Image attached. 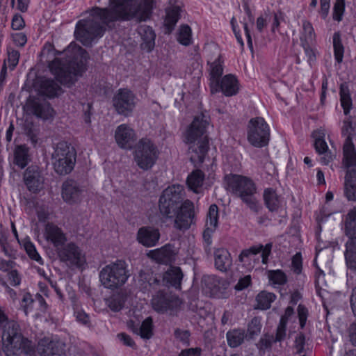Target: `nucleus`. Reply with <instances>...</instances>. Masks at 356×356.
<instances>
[{"instance_id": "34", "label": "nucleus", "mask_w": 356, "mask_h": 356, "mask_svg": "<svg viewBox=\"0 0 356 356\" xmlns=\"http://www.w3.org/2000/svg\"><path fill=\"white\" fill-rule=\"evenodd\" d=\"M60 87L54 80L44 79L40 83L39 92L48 97H54L58 95Z\"/></svg>"}, {"instance_id": "37", "label": "nucleus", "mask_w": 356, "mask_h": 356, "mask_svg": "<svg viewBox=\"0 0 356 356\" xmlns=\"http://www.w3.org/2000/svg\"><path fill=\"white\" fill-rule=\"evenodd\" d=\"M344 230L348 239L356 238V207L347 213Z\"/></svg>"}, {"instance_id": "3", "label": "nucleus", "mask_w": 356, "mask_h": 356, "mask_svg": "<svg viewBox=\"0 0 356 356\" xmlns=\"http://www.w3.org/2000/svg\"><path fill=\"white\" fill-rule=\"evenodd\" d=\"M209 118L201 113L195 116L185 134V141L189 145L188 153L193 163H202L209 149L207 128Z\"/></svg>"}, {"instance_id": "6", "label": "nucleus", "mask_w": 356, "mask_h": 356, "mask_svg": "<svg viewBox=\"0 0 356 356\" xmlns=\"http://www.w3.org/2000/svg\"><path fill=\"white\" fill-rule=\"evenodd\" d=\"M128 266L118 259L103 267L99 273V281L104 288L115 290L121 288L129 277Z\"/></svg>"}, {"instance_id": "1", "label": "nucleus", "mask_w": 356, "mask_h": 356, "mask_svg": "<svg viewBox=\"0 0 356 356\" xmlns=\"http://www.w3.org/2000/svg\"><path fill=\"white\" fill-rule=\"evenodd\" d=\"M109 7H93L86 11L88 15L77 22L74 35L83 45L88 46L103 36L106 26L118 20L149 19L154 0H110Z\"/></svg>"}, {"instance_id": "19", "label": "nucleus", "mask_w": 356, "mask_h": 356, "mask_svg": "<svg viewBox=\"0 0 356 356\" xmlns=\"http://www.w3.org/2000/svg\"><path fill=\"white\" fill-rule=\"evenodd\" d=\"M115 139L120 147L129 149L136 140V134L134 129L129 125L122 124L116 128Z\"/></svg>"}, {"instance_id": "11", "label": "nucleus", "mask_w": 356, "mask_h": 356, "mask_svg": "<svg viewBox=\"0 0 356 356\" xmlns=\"http://www.w3.org/2000/svg\"><path fill=\"white\" fill-rule=\"evenodd\" d=\"M112 102L119 115L127 117L133 113L137 104V99L130 90L120 88L115 93Z\"/></svg>"}, {"instance_id": "20", "label": "nucleus", "mask_w": 356, "mask_h": 356, "mask_svg": "<svg viewBox=\"0 0 356 356\" xmlns=\"http://www.w3.org/2000/svg\"><path fill=\"white\" fill-rule=\"evenodd\" d=\"M44 238L53 244L56 251L63 246L67 241V236L63 230L53 223H47L44 229Z\"/></svg>"}, {"instance_id": "45", "label": "nucleus", "mask_w": 356, "mask_h": 356, "mask_svg": "<svg viewBox=\"0 0 356 356\" xmlns=\"http://www.w3.org/2000/svg\"><path fill=\"white\" fill-rule=\"evenodd\" d=\"M333 48L334 58L338 63H341L343 58L344 47L342 44L341 34L339 32H336L333 35Z\"/></svg>"}, {"instance_id": "56", "label": "nucleus", "mask_w": 356, "mask_h": 356, "mask_svg": "<svg viewBox=\"0 0 356 356\" xmlns=\"http://www.w3.org/2000/svg\"><path fill=\"white\" fill-rule=\"evenodd\" d=\"M305 336L302 333L297 334L295 339L294 347L296 350V353L300 354L305 351Z\"/></svg>"}, {"instance_id": "8", "label": "nucleus", "mask_w": 356, "mask_h": 356, "mask_svg": "<svg viewBox=\"0 0 356 356\" xmlns=\"http://www.w3.org/2000/svg\"><path fill=\"white\" fill-rule=\"evenodd\" d=\"M184 199V188L181 185H172L165 188L159 201V209L162 216L173 218Z\"/></svg>"}, {"instance_id": "9", "label": "nucleus", "mask_w": 356, "mask_h": 356, "mask_svg": "<svg viewBox=\"0 0 356 356\" xmlns=\"http://www.w3.org/2000/svg\"><path fill=\"white\" fill-rule=\"evenodd\" d=\"M159 156L156 146L147 138H142L137 143L134 152V160L138 166L144 170L150 169Z\"/></svg>"}, {"instance_id": "26", "label": "nucleus", "mask_w": 356, "mask_h": 356, "mask_svg": "<svg viewBox=\"0 0 356 356\" xmlns=\"http://www.w3.org/2000/svg\"><path fill=\"white\" fill-rule=\"evenodd\" d=\"M314 137L316 138L314 147L320 155V161L323 165H328L334 160L335 155L329 151L326 142L321 136L316 137L314 136Z\"/></svg>"}, {"instance_id": "4", "label": "nucleus", "mask_w": 356, "mask_h": 356, "mask_svg": "<svg viewBox=\"0 0 356 356\" xmlns=\"http://www.w3.org/2000/svg\"><path fill=\"white\" fill-rule=\"evenodd\" d=\"M2 350L6 356H17L19 353L33 356L35 347L32 341L23 336L19 324L11 323L8 330L2 332Z\"/></svg>"}, {"instance_id": "42", "label": "nucleus", "mask_w": 356, "mask_h": 356, "mask_svg": "<svg viewBox=\"0 0 356 356\" xmlns=\"http://www.w3.org/2000/svg\"><path fill=\"white\" fill-rule=\"evenodd\" d=\"M314 39L315 33L312 24L307 20H304L302 22V30L300 32L301 44H312Z\"/></svg>"}, {"instance_id": "33", "label": "nucleus", "mask_w": 356, "mask_h": 356, "mask_svg": "<svg viewBox=\"0 0 356 356\" xmlns=\"http://www.w3.org/2000/svg\"><path fill=\"white\" fill-rule=\"evenodd\" d=\"M344 255L347 267L352 270H356V238L347 241Z\"/></svg>"}, {"instance_id": "24", "label": "nucleus", "mask_w": 356, "mask_h": 356, "mask_svg": "<svg viewBox=\"0 0 356 356\" xmlns=\"http://www.w3.org/2000/svg\"><path fill=\"white\" fill-rule=\"evenodd\" d=\"M342 165L347 170L356 167V149L351 139H345L343 145Z\"/></svg>"}, {"instance_id": "50", "label": "nucleus", "mask_w": 356, "mask_h": 356, "mask_svg": "<svg viewBox=\"0 0 356 356\" xmlns=\"http://www.w3.org/2000/svg\"><path fill=\"white\" fill-rule=\"evenodd\" d=\"M177 40L181 44L185 46L191 44V29L188 25H183L180 27Z\"/></svg>"}, {"instance_id": "63", "label": "nucleus", "mask_w": 356, "mask_h": 356, "mask_svg": "<svg viewBox=\"0 0 356 356\" xmlns=\"http://www.w3.org/2000/svg\"><path fill=\"white\" fill-rule=\"evenodd\" d=\"M12 28L15 30H20L25 26L24 19L20 15H15L12 19Z\"/></svg>"}, {"instance_id": "17", "label": "nucleus", "mask_w": 356, "mask_h": 356, "mask_svg": "<svg viewBox=\"0 0 356 356\" xmlns=\"http://www.w3.org/2000/svg\"><path fill=\"white\" fill-rule=\"evenodd\" d=\"M23 178L27 189L33 193H38L44 188V178L38 166L27 168Z\"/></svg>"}, {"instance_id": "49", "label": "nucleus", "mask_w": 356, "mask_h": 356, "mask_svg": "<svg viewBox=\"0 0 356 356\" xmlns=\"http://www.w3.org/2000/svg\"><path fill=\"white\" fill-rule=\"evenodd\" d=\"M268 277L273 284L283 285L287 282L286 275L281 270H269Z\"/></svg>"}, {"instance_id": "60", "label": "nucleus", "mask_w": 356, "mask_h": 356, "mask_svg": "<svg viewBox=\"0 0 356 356\" xmlns=\"http://www.w3.org/2000/svg\"><path fill=\"white\" fill-rule=\"evenodd\" d=\"M123 305L124 302L120 298H113L108 301V307L113 312H119Z\"/></svg>"}, {"instance_id": "28", "label": "nucleus", "mask_w": 356, "mask_h": 356, "mask_svg": "<svg viewBox=\"0 0 356 356\" xmlns=\"http://www.w3.org/2000/svg\"><path fill=\"white\" fill-rule=\"evenodd\" d=\"M209 81L211 91L213 93V88H216L219 86L220 77L222 76L223 72V67L222 62L220 58L215 60L213 62L209 64Z\"/></svg>"}, {"instance_id": "58", "label": "nucleus", "mask_w": 356, "mask_h": 356, "mask_svg": "<svg viewBox=\"0 0 356 356\" xmlns=\"http://www.w3.org/2000/svg\"><path fill=\"white\" fill-rule=\"evenodd\" d=\"M8 280L12 286H17L20 284L22 277L17 270L13 269L8 273Z\"/></svg>"}, {"instance_id": "52", "label": "nucleus", "mask_w": 356, "mask_h": 356, "mask_svg": "<svg viewBox=\"0 0 356 356\" xmlns=\"http://www.w3.org/2000/svg\"><path fill=\"white\" fill-rule=\"evenodd\" d=\"M19 52L13 49H8V63L10 70H13L19 62Z\"/></svg>"}, {"instance_id": "40", "label": "nucleus", "mask_w": 356, "mask_h": 356, "mask_svg": "<svg viewBox=\"0 0 356 356\" xmlns=\"http://www.w3.org/2000/svg\"><path fill=\"white\" fill-rule=\"evenodd\" d=\"M340 101L341 106L343 109V113L348 115L352 108V99L350 95L348 86L344 83L340 86Z\"/></svg>"}, {"instance_id": "31", "label": "nucleus", "mask_w": 356, "mask_h": 356, "mask_svg": "<svg viewBox=\"0 0 356 356\" xmlns=\"http://www.w3.org/2000/svg\"><path fill=\"white\" fill-rule=\"evenodd\" d=\"M148 256L159 263H167L172 259L173 251L171 245H165L161 248L151 250Z\"/></svg>"}, {"instance_id": "32", "label": "nucleus", "mask_w": 356, "mask_h": 356, "mask_svg": "<svg viewBox=\"0 0 356 356\" xmlns=\"http://www.w3.org/2000/svg\"><path fill=\"white\" fill-rule=\"evenodd\" d=\"M204 173L200 170H195L191 172L186 179L188 188L195 193H199L204 180Z\"/></svg>"}, {"instance_id": "62", "label": "nucleus", "mask_w": 356, "mask_h": 356, "mask_svg": "<svg viewBox=\"0 0 356 356\" xmlns=\"http://www.w3.org/2000/svg\"><path fill=\"white\" fill-rule=\"evenodd\" d=\"M175 336L177 339L183 343L188 344L190 337V333L188 331L177 329L175 331Z\"/></svg>"}, {"instance_id": "29", "label": "nucleus", "mask_w": 356, "mask_h": 356, "mask_svg": "<svg viewBox=\"0 0 356 356\" xmlns=\"http://www.w3.org/2000/svg\"><path fill=\"white\" fill-rule=\"evenodd\" d=\"M183 276L179 267H171L163 274V281L175 289H180Z\"/></svg>"}, {"instance_id": "2", "label": "nucleus", "mask_w": 356, "mask_h": 356, "mask_svg": "<svg viewBox=\"0 0 356 356\" xmlns=\"http://www.w3.org/2000/svg\"><path fill=\"white\" fill-rule=\"evenodd\" d=\"M64 54L65 60L55 58L49 64V68L60 83L70 86L86 70L88 55L85 49L74 43L64 50Z\"/></svg>"}, {"instance_id": "14", "label": "nucleus", "mask_w": 356, "mask_h": 356, "mask_svg": "<svg viewBox=\"0 0 356 356\" xmlns=\"http://www.w3.org/2000/svg\"><path fill=\"white\" fill-rule=\"evenodd\" d=\"M181 304V301L177 296L162 291H159L152 299L153 309L162 314L177 309Z\"/></svg>"}, {"instance_id": "10", "label": "nucleus", "mask_w": 356, "mask_h": 356, "mask_svg": "<svg viewBox=\"0 0 356 356\" xmlns=\"http://www.w3.org/2000/svg\"><path fill=\"white\" fill-rule=\"evenodd\" d=\"M270 128L261 117L252 118L248 125V140L256 147H262L268 144Z\"/></svg>"}, {"instance_id": "43", "label": "nucleus", "mask_w": 356, "mask_h": 356, "mask_svg": "<svg viewBox=\"0 0 356 356\" xmlns=\"http://www.w3.org/2000/svg\"><path fill=\"white\" fill-rule=\"evenodd\" d=\"M33 113L38 118L47 120L53 116L54 111L47 103H34Z\"/></svg>"}, {"instance_id": "61", "label": "nucleus", "mask_w": 356, "mask_h": 356, "mask_svg": "<svg viewBox=\"0 0 356 356\" xmlns=\"http://www.w3.org/2000/svg\"><path fill=\"white\" fill-rule=\"evenodd\" d=\"M261 326L257 319L254 318L248 325V332L251 337L258 334L260 332Z\"/></svg>"}, {"instance_id": "44", "label": "nucleus", "mask_w": 356, "mask_h": 356, "mask_svg": "<svg viewBox=\"0 0 356 356\" xmlns=\"http://www.w3.org/2000/svg\"><path fill=\"white\" fill-rule=\"evenodd\" d=\"M226 337L228 345L232 348H236L243 343L245 333L241 330H233L227 332Z\"/></svg>"}, {"instance_id": "41", "label": "nucleus", "mask_w": 356, "mask_h": 356, "mask_svg": "<svg viewBox=\"0 0 356 356\" xmlns=\"http://www.w3.org/2000/svg\"><path fill=\"white\" fill-rule=\"evenodd\" d=\"M29 161V148L25 145L17 146L15 151V163L19 168H24Z\"/></svg>"}, {"instance_id": "36", "label": "nucleus", "mask_w": 356, "mask_h": 356, "mask_svg": "<svg viewBox=\"0 0 356 356\" xmlns=\"http://www.w3.org/2000/svg\"><path fill=\"white\" fill-rule=\"evenodd\" d=\"M181 6L179 4L170 5L166 8L165 24L171 31L179 19Z\"/></svg>"}, {"instance_id": "7", "label": "nucleus", "mask_w": 356, "mask_h": 356, "mask_svg": "<svg viewBox=\"0 0 356 356\" xmlns=\"http://www.w3.org/2000/svg\"><path fill=\"white\" fill-rule=\"evenodd\" d=\"M52 165L54 170L60 175L70 173L74 168L76 162V151L68 143H58L51 154Z\"/></svg>"}, {"instance_id": "46", "label": "nucleus", "mask_w": 356, "mask_h": 356, "mask_svg": "<svg viewBox=\"0 0 356 356\" xmlns=\"http://www.w3.org/2000/svg\"><path fill=\"white\" fill-rule=\"evenodd\" d=\"M218 208L216 204H211L209 207L207 215L206 227L210 229H216L218 227Z\"/></svg>"}, {"instance_id": "54", "label": "nucleus", "mask_w": 356, "mask_h": 356, "mask_svg": "<svg viewBox=\"0 0 356 356\" xmlns=\"http://www.w3.org/2000/svg\"><path fill=\"white\" fill-rule=\"evenodd\" d=\"M11 323L18 324L15 321L10 320L5 312L0 307V330H2V332L8 330V327Z\"/></svg>"}, {"instance_id": "12", "label": "nucleus", "mask_w": 356, "mask_h": 356, "mask_svg": "<svg viewBox=\"0 0 356 356\" xmlns=\"http://www.w3.org/2000/svg\"><path fill=\"white\" fill-rule=\"evenodd\" d=\"M56 252L59 259L68 266L80 267L85 262L81 250L73 242L65 244Z\"/></svg>"}, {"instance_id": "47", "label": "nucleus", "mask_w": 356, "mask_h": 356, "mask_svg": "<svg viewBox=\"0 0 356 356\" xmlns=\"http://www.w3.org/2000/svg\"><path fill=\"white\" fill-rule=\"evenodd\" d=\"M134 332L143 339H149L152 336V320L150 317L143 321L139 328Z\"/></svg>"}, {"instance_id": "22", "label": "nucleus", "mask_w": 356, "mask_h": 356, "mask_svg": "<svg viewBox=\"0 0 356 356\" xmlns=\"http://www.w3.org/2000/svg\"><path fill=\"white\" fill-rule=\"evenodd\" d=\"M159 238V230L153 227H140L137 233V241L145 247L156 245Z\"/></svg>"}, {"instance_id": "35", "label": "nucleus", "mask_w": 356, "mask_h": 356, "mask_svg": "<svg viewBox=\"0 0 356 356\" xmlns=\"http://www.w3.org/2000/svg\"><path fill=\"white\" fill-rule=\"evenodd\" d=\"M203 288L210 296H216L220 290V280L215 275H205L202 280Z\"/></svg>"}, {"instance_id": "25", "label": "nucleus", "mask_w": 356, "mask_h": 356, "mask_svg": "<svg viewBox=\"0 0 356 356\" xmlns=\"http://www.w3.org/2000/svg\"><path fill=\"white\" fill-rule=\"evenodd\" d=\"M343 193L349 201H356V169L346 170Z\"/></svg>"}, {"instance_id": "27", "label": "nucleus", "mask_w": 356, "mask_h": 356, "mask_svg": "<svg viewBox=\"0 0 356 356\" xmlns=\"http://www.w3.org/2000/svg\"><path fill=\"white\" fill-rule=\"evenodd\" d=\"M214 261L216 268L222 272L227 271L232 265L231 255L225 248H219L215 251Z\"/></svg>"}, {"instance_id": "16", "label": "nucleus", "mask_w": 356, "mask_h": 356, "mask_svg": "<svg viewBox=\"0 0 356 356\" xmlns=\"http://www.w3.org/2000/svg\"><path fill=\"white\" fill-rule=\"evenodd\" d=\"M65 344L54 337H45L38 343L37 350L41 356H62Z\"/></svg>"}, {"instance_id": "55", "label": "nucleus", "mask_w": 356, "mask_h": 356, "mask_svg": "<svg viewBox=\"0 0 356 356\" xmlns=\"http://www.w3.org/2000/svg\"><path fill=\"white\" fill-rule=\"evenodd\" d=\"M33 302V300L31 295L29 293H25L20 302V307L23 309L26 315L28 314L29 309L31 307V305Z\"/></svg>"}, {"instance_id": "13", "label": "nucleus", "mask_w": 356, "mask_h": 356, "mask_svg": "<svg viewBox=\"0 0 356 356\" xmlns=\"http://www.w3.org/2000/svg\"><path fill=\"white\" fill-rule=\"evenodd\" d=\"M174 227L179 230L188 229L195 218L194 204L189 200L184 201L174 216Z\"/></svg>"}, {"instance_id": "48", "label": "nucleus", "mask_w": 356, "mask_h": 356, "mask_svg": "<svg viewBox=\"0 0 356 356\" xmlns=\"http://www.w3.org/2000/svg\"><path fill=\"white\" fill-rule=\"evenodd\" d=\"M24 248L30 259L35 261L40 265L43 264V259L38 254L34 244L32 242L30 241H24Z\"/></svg>"}, {"instance_id": "38", "label": "nucleus", "mask_w": 356, "mask_h": 356, "mask_svg": "<svg viewBox=\"0 0 356 356\" xmlns=\"http://www.w3.org/2000/svg\"><path fill=\"white\" fill-rule=\"evenodd\" d=\"M138 33L144 42V48L150 51L154 46L156 35L154 31L149 26H143L139 28Z\"/></svg>"}, {"instance_id": "21", "label": "nucleus", "mask_w": 356, "mask_h": 356, "mask_svg": "<svg viewBox=\"0 0 356 356\" xmlns=\"http://www.w3.org/2000/svg\"><path fill=\"white\" fill-rule=\"evenodd\" d=\"M221 91L226 97L236 95L239 91V83L236 76L229 74L219 81V86L213 88V92Z\"/></svg>"}, {"instance_id": "5", "label": "nucleus", "mask_w": 356, "mask_h": 356, "mask_svg": "<svg viewBox=\"0 0 356 356\" xmlns=\"http://www.w3.org/2000/svg\"><path fill=\"white\" fill-rule=\"evenodd\" d=\"M228 189L253 211L258 212L260 208L255 197L257 187L249 177L233 175L227 177Z\"/></svg>"}, {"instance_id": "57", "label": "nucleus", "mask_w": 356, "mask_h": 356, "mask_svg": "<svg viewBox=\"0 0 356 356\" xmlns=\"http://www.w3.org/2000/svg\"><path fill=\"white\" fill-rule=\"evenodd\" d=\"M292 270L296 273L300 274L302 271V257L300 253H296L292 259Z\"/></svg>"}, {"instance_id": "30", "label": "nucleus", "mask_w": 356, "mask_h": 356, "mask_svg": "<svg viewBox=\"0 0 356 356\" xmlns=\"http://www.w3.org/2000/svg\"><path fill=\"white\" fill-rule=\"evenodd\" d=\"M264 200L270 211H275L280 208L282 198L273 188H268L264 191Z\"/></svg>"}, {"instance_id": "51", "label": "nucleus", "mask_w": 356, "mask_h": 356, "mask_svg": "<svg viewBox=\"0 0 356 356\" xmlns=\"http://www.w3.org/2000/svg\"><path fill=\"white\" fill-rule=\"evenodd\" d=\"M341 134L346 137V139L350 138L353 141L354 136V128L353 127L352 120L350 118H347L343 122V126L341 127Z\"/></svg>"}, {"instance_id": "53", "label": "nucleus", "mask_w": 356, "mask_h": 356, "mask_svg": "<svg viewBox=\"0 0 356 356\" xmlns=\"http://www.w3.org/2000/svg\"><path fill=\"white\" fill-rule=\"evenodd\" d=\"M345 8L344 0H337L334 5L333 19L339 22L343 14Z\"/></svg>"}, {"instance_id": "39", "label": "nucleus", "mask_w": 356, "mask_h": 356, "mask_svg": "<svg viewBox=\"0 0 356 356\" xmlns=\"http://www.w3.org/2000/svg\"><path fill=\"white\" fill-rule=\"evenodd\" d=\"M276 296L273 293L262 291L256 296L257 309L265 310L270 307L275 301Z\"/></svg>"}, {"instance_id": "59", "label": "nucleus", "mask_w": 356, "mask_h": 356, "mask_svg": "<svg viewBox=\"0 0 356 356\" xmlns=\"http://www.w3.org/2000/svg\"><path fill=\"white\" fill-rule=\"evenodd\" d=\"M298 318H299L300 325L301 328H303L305 325L306 321L307 318V315H308L307 309L305 306H303L302 305H299L298 307Z\"/></svg>"}, {"instance_id": "18", "label": "nucleus", "mask_w": 356, "mask_h": 356, "mask_svg": "<svg viewBox=\"0 0 356 356\" xmlns=\"http://www.w3.org/2000/svg\"><path fill=\"white\" fill-rule=\"evenodd\" d=\"M84 192L83 188L73 179H67L63 184L62 197L69 204L79 202L83 197Z\"/></svg>"}, {"instance_id": "15", "label": "nucleus", "mask_w": 356, "mask_h": 356, "mask_svg": "<svg viewBox=\"0 0 356 356\" xmlns=\"http://www.w3.org/2000/svg\"><path fill=\"white\" fill-rule=\"evenodd\" d=\"M272 248L271 243H267L265 246L261 245L252 246L249 249L244 250L241 252L239 255V260L244 265H249L250 268H253V265H251V261L254 263L259 261V257L257 256L259 253H261L262 263L266 264L268 261V256L270 254Z\"/></svg>"}, {"instance_id": "64", "label": "nucleus", "mask_w": 356, "mask_h": 356, "mask_svg": "<svg viewBox=\"0 0 356 356\" xmlns=\"http://www.w3.org/2000/svg\"><path fill=\"white\" fill-rule=\"evenodd\" d=\"M14 43L19 47H23L26 43V35L23 33H16L12 35Z\"/></svg>"}, {"instance_id": "23", "label": "nucleus", "mask_w": 356, "mask_h": 356, "mask_svg": "<svg viewBox=\"0 0 356 356\" xmlns=\"http://www.w3.org/2000/svg\"><path fill=\"white\" fill-rule=\"evenodd\" d=\"M160 276H157L150 270H140L137 280V285L143 292L155 289L160 285Z\"/></svg>"}]
</instances>
